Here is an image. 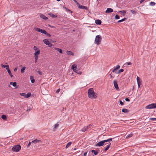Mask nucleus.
<instances>
[{"instance_id":"13","label":"nucleus","mask_w":156,"mask_h":156,"mask_svg":"<svg viewBox=\"0 0 156 156\" xmlns=\"http://www.w3.org/2000/svg\"><path fill=\"white\" fill-rule=\"evenodd\" d=\"M113 12V10L111 8H108L107 9L106 11H105V13H109L112 12Z\"/></svg>"},{"instance_id":"16","label":"nucleus","mask_w":156,"mask_h":156,"mask_svg":"<svg viewBox=\"0 0 156 156\" xmlns=\"http://www.w3.org/2000/svg\"><path fill=\"white\" fill-rule=\"evenodd\" d=\"M95 23L98 25H100L101 23V21L99 20H97L95 21Z\"/></svg>"},{"instance_id":"22","label":"nucleus","mask_w":156,"mask_h":156,"mask_svg":"<svg viewBox=\"0 0 156 156\" xmlns=\"http://www.w3.org/2000/svg\"><path fill=\"white\" fill-rule=\"evenodd\" d=\"M66 53L68 55H73V53L72 51H67Z\"/></svg>"},{"instance_id":"38","label":"nucleus","mask_w":156,"mask_h":156,"mask_svg":"<svg viewBox=\"0 0 156 156\" xmlns=\"http://www.w3.org/2000/svg\"><path fill=\"white\" fill-rule=\"evenodd\" d=\"M137 83L138 86V87L139 88L140 87V85L141 84V81H138V82H137Z\"/></svg>"},{"instance_id":"56","label":"nucleus","mask_w":156,"mask_h":156,"mask_svg":"<svg viewBox=\"0 0 156 156\" xmlns=\"http://www.w3.org/2000/svg\"><path fill=\"white\" fill-rule=\"evenodd\" d=\"M34 58H38V55H34Z\"/></svg>"},{"instance_id":"8","label":"nucleus","mask_w":156,"mask_h":156,"mask_svg":"<svg viewBox=\"0 0 156 156\" xmlns=\"http://www.w3.org/2000/svg\"><path fill=\"white\" fill-rule=\"evenodd\" d=\"M20 94L21 96H23L25 98H28L30 96L31 94L30 93H27V94L24 93H20Z\"/></svg>"},{"instance_id":"44","label":"nucleus","mask_w":156,"mask_h":156,"mask_svg":"<svg viewBox=\"0 0 156 156\" xmlns=\"http://www.w3.org/2000/svg\"><path fill=\"white\" fill-rule=\"evenodd\" d=\"M115 18L116 19H119L120 17L119 15H116L115 16Z\"/></svg>"},{"instance_id":"4","label":"nucleus","mask_w":156,"mask_h":156,"mask_svg":"<svg viewBox=\"0 0 156 156\" xmlns=\"http://www.w3.org/2000/svg\"><path fill=\"white\" fill-rule=\"evenodd\" d=\"M72 69L74 72L78 74H81L82 73V72L81 71H79L78 70H77L76 65V64H73L72 66Z\"/></svg>"},{"instance_id":"33","label":"nucleus","mask_w":156,"mask_h":156,"mask_svg":"<svg viewBox=\"0 0 156 156\" xmlns=\"http://www.w3.org/2000/svg\"><path fill=\"white\" fill-rule=\"evenodd\" d=\"M63 8L65 9H66V10L68 11V12H70L71 13H72V12L71 11L70 9H69L65 7H64L63 6Z\"/></svg>"},{"instance_id":"57","label":"nucleus","mask_w":156,"mask_h":156,"mask_svg":"<svg viewBox=\"0 0 156 156\" xmlns=\"http://www.w3.org/2000/svg\"><path fill=\"white\" fill-rule=\"evenodd\" d=\"M17 69H18L17 67H15V69H14V71H15V72L17 70Z\"/></svg>"},{"instance_id":"23","label":"nucleus","mask_w":156,"mask_h":156,"mask_svg":"<svg viewBox=\"0 0 156 156\" xmlns=\"http://www.w3.org/2000/svg\"><path fill=\"white\" fill-rule=\"evenodd\" d=\"M71 144H72V143L71 142H69V143H68L66 146V148H68L71 145Z\"/></svg>"},{"instance_id":"27","label":"nucleus","mask_w":156,"mask_h":156,"mask_svg":"<svg viewBox=\"0 0 156 156\" xmlns=\"http://www.w3.org/2000/svg\"><path fill=\"white\" fill-rule=\"evenodd\" d=\"M49 15L52 18H55L57 17V16L55 15L52 13L49 14Z\"/></svg>"},{"instance_id":"49","label":"nucleus","mask_w":156,"mask_h":156,"mask_svg":"<svg viewBox=\"0 0 156 156\" xmlns=\"http://www.w3.org/2000/svg\"><path fill=\"white\" fill-rule=\"evenodd\" d=\"M60 89H58L56 91V93H58L59 91H60Z\"/></svg>"},{"instance_id":"31","label":"nucleus","mask_w":156,"mask_h":156,"mask_svg":"<svg viewBox=\"0 0 156 156\" xmlns=\"http://www.w3.org/2000/svg\"><path fill=\"white\" fill-rule=\"evenodd\" d=\"M126 18H124L123 19H122L121 20H119L118 21V23H120V22H122L125 20H126Z\"/></svg>"},{"instance_id":"62","label":"nucleus","mask_w":156,"mask_h":156,"mask_svg":"<svg viewBox=\"0 0 156 156\" xmlns=\"http://www.w3.org/2000/svg\"><path fill=\"white\" fill-rule=\"evenodd\" d=\"M31 110L30 108V109H28L27 110L28 111H30Z\"/></svg>"},{"instance_id":"55","label":"nucleus","mask_w":156,"mask_h":156,"mask_svg":"<svg viewBox=\"0 0 156 156\" xmlns=\"http://www.w3.org/2000/svg\"><path fill=\"white\" fill-rule=\"evenodd\" d=\"M87 152H85L83 154V156H86L87 154Z\"/></svg>"},{"instance_id":"2","label":"nucleus","mask_w":156,"mask_h":156,"mask_svg":"<svg viewBox=\"0 0 156 156\" xmlns=\"http://www.w3.org/2000/svg\"><path fill=\"white\" fill-rule=\"evenodd\" d=\"M101 40V35H98L96 36L95 40L94 43L96 44L99 45Z\"/></svg>"},{"instance_id":"6","label":"nucleus","mask_w":156,"mask_h":156,"mask_svg":"<svg viewBox=\"0 0 156 156\" xmlns=\"http://www.w3.org/2000/svg\"><path fill=\"white\" fill-rule=\"evenodd\" d=\"M105 142V140L101 141L95 144V146L96 147H101L102 146Z\"/></svg>"},{"instance_id":"35","label":"nucleus","mask_w":156,"mask_h":156,"mask_svg":"<svg viewBox=\"0 0 156 156\" xmlns=\"http://www.w3.org/2000/svg\"><path fill=\"white\" fill-rule=\"evenodd\" d=\"M123 71H124V70L123 69H120L117 73H116V74H119L121 72H123Z\"/></svg>"},{"instance_id":"60","label":"nucleus","mask_w":156,"mask_h":156,"mask_svg":"<svg viewBox=\"0 0 156 156\" xmlns=\"http://www.w3.org/2000/svg\"><path fill=\"white\" fill-rule=\"evenodd\" d=\"M37 59H37V58H35V63H36L37 62Z\"/></svg>"},{"instance_id":"53","label":"nucleus","mask_w":156,"mask_h":156,"mask_svg":"<svg viewBox=\"0 0 156 156\" xmlns=\"http://www.w3.org/2000/svg\"><path fill=\"white\" fill-rule=\"evenodd\" d=\"M73 1L76 3V4H77V5H79V3L77 2V1L76 0H73Z\"/></svg>"},{"instance_id":"18","label":"nucleus","mask_w":156,"mask_h":156,"mask_svg":"<svg viewBox=\"0 0 156 156\" xmlns=\"http://www.w3.org/2000/svg\"><path fill=\"white\" fill-rule=\"evenodd\" d=\"M55 50L59 51L60 53H62V50L61 49L57 48H55Z\"/></svg>"},{"instance_id":"30","label":"nucleus","mask_w":156,"mask_h":156,"mask_svg":"<svg viewBox=\"0 0 156 156\" xmlns=\"http://www.w3.org/2000/svg\"><path fill=\"white\" fill-rule=\"evenodd\" d=\"M110 145H111V143H110V144H109L107 146V147H106V148L105 149V151H107V150H108V149L110 147Z\"/></svg>"},{"instance_id":"41","label":"nucleus","mask_w":156,"mask_h":156,"mask_svg":"<svg viewBox=\"0 0 156 156\" xmlns=\"http://www.w3.org/2000/svg\"><path fill=\"white\" fill-rule=\"evenodd\" d=\"M131 63L130 62H126L124 64V65H131Z\"/></svg>"},{"instance_id":"63","label":"nucleus","mask_w":156,"mask_h":156,"mask_svg":"<svg viewBox=\"0 0 156 156\" xmlns=\"http://www.w3.org/2000/svg\"><path fill=\"white\" fill-rule=\"evenodd\" d=\"M58 1H59L60 0H56Z\"/></svg>"},{"instance_id":"10","label":"nucleus","mask_w":156,"mask_h":156,"mask_svg":"<svg viewBox=\"0 0 156 156\" xmlns=\"http://www.w3.org/2000/svg\"><path fill=\"white\" fill-rule=\"evenodd\" d=\"M43 41L44 44H45L47 45H48L49 46H51L52 45L50 43L49 41L46 39H45Z\"/></svg>"},{"instance_id":"34","label":"nucleus","mask_w":156,"mask_h":156,"mask_svg":"<svg viewBox=\"0 0 156 156\" xmlns=\"http://www.w3.org/2000/svg\"><path fill=\"white\" fill-rule=\"evenodd\" d=\"M156 3L154 2H151L150 3V5L151 6H153L155 5Z\"/></svg>"},{"instance_id":"32","label":"nucleus","mask_w":156,"mask_h":156,"mask_svg":"<svg viewBox=\"0 0 156 156\" xmlns=\"http://www.w3.org/2000/svg\"><path fill=\"white\" fill-rule=\"evenodd\" d=\"M40 50H38V51H37V52H36L34 53V55H39L40 54Z\"/></svg>"},{"instance_id":"26","label":"nucleus","mask_w":156,"mask_h":156,"mask_svg":"<svg viewBox=\"0 0 156 156\" xmlns=\"http://www.w3.org/2000/svg\"><path fill=\"white\" fill-rule=\"evenodd\" d=\"M126 12V11L125 10H122V11H119V12L122 13V15L123 16H124L125 15Z\"/></svg>"},{"instance_id":"52","label":"nucleus","mask_w":156,"mask_h":156,"mask_svg":"<svg viewBox=\"0 0 156 156\" xmlns=\"http://www.w3.org/2000/svg\"><path fill=\"white\" fill-rule=\"evenodd\" d=\"M125 100L127 101H130L129 99L128 98H126Z\"/></svg>"},{"instance_id":"45","label":"nucleus","mask_w":156,"mask_h":156,"mask_svg":"<svg viewBox=\"0 0 156 156\" xmlns=\"http://www.w3.org/2000/svg\"><path fill=\"white\" fill-rule=\"evenodd\" d=\"M6 69L7 70L8 72H9V71H10V70L9 69V65L7 66V67H6Z\"/></svg>"},{"instance_id":"48","label":"nucleus","mask_w":156,"mask_h":156,"mask_svg":"<svg viewBox=\"0 0 156 156\" xmlns=\"http://www.w3.org/2000/svg\"><path fill=\"white\" fill-rule=\"evenodd\" d=\"M120 103L122 105H124V103L121 100L120 101Z\"/></svg>"},{"instance_id":"46","label":"nucleus","mask_w":156,"mask_h":156,"mask_svg":"<svg viewBox=\"0 0 156 156\" xmlns=\"http://www.w3.org/2000/svg\"><path fill=\"white\" fill-rule=\"evenodd\" d=\"M45 34L46 35L48 36V37H50L51 36V35L50 34L48 33L46 31V33H45V34Z\"/></svg>"},{"instance_id":"1","label":"nucleus","mask_w":156,"mask_h":156,"mask_svg":"<svg viewBox=\"0 0 156 156\" xmlns=\"http://www.w3.org/2000/svg\"><path fill=\"white\" fill-rule=\"evenodd\" d=\"M88 97L91 99L96 98L97 97V96L95 93L93 88H90L88 90Z\"/></svg>"},{"instance_id":"47","label":"nucleus","mask_w":156,"mask_h":156,"mask_svg":"<svg viewBox=\"0 0 156 156\" xmlns=\"http://www.w3.org/2000/svg\"><path fill=\"white\" fill-rule=\"evenodd\" d=\"M120 67V66L119 65H117L116 66V67H114V68H115L117 69H119Z\"/></svg>"},{"instance_id":"39","label":"nucleus","mask_w":156,"mask_h":156,"mask_svg":"<svg viewBox=\"0 0 156 156\" xmlns=\"http://www.w3.org/2000/svg\"><path fill=\"white\" fill-rule=\"evenodd\" d=\"M149 120H152L153 121H156V118H150L149 119Z\"/></svg>"},{"instance_id":"40","label":"nucleus","mask_w":156,"mask_h":156,"mask_svg":"<svg viewBox=\"0 0 156 156\" xmlns=\"http://www.w3.org/2000/svg\"><path fill=\"white\" fill-rule=\"evenodd\" d=\"M54 129H55L58 126V123H57L55 125H54Z\"/></svg>"},{"instance_id":"21","label":"nucleus","mask_w":156,"mask_h":156,"mask_svg":"<svg viewBox=\"0 0 156 156\" xmlns=\"http://www.w3.org/2000/svg\"><path fill=\"white\" fill-rule=\"evenodd\" d=\"M133 133H130L127 135L126 137V138H129L132 137L133 136Z\"/></svg>"},{"instance_id":"12","label":"nucleus","mask_w":156,"mask_h":156,"mask_svg":"<svg viewBox=\"0 0 156 156\" xmlns=\"http://www.w3.org/2000/svg\"><path fill=\"white\" fill-rule=\"evenodd\" d=\"M32 143H34V144H37V143H38V144H41L42 143V141L41 140H37V139H35L33 140L32 142Z\"/></svg>"},{"instance_id":"11","label":"nucleus","mask_w":156,"mask_h":156,"mask_svg":"<svg viewBox=\"0 0 156 156\" xmlns=\"http://www.w3.org/2000/svg\"><path fill=\"white\" fill-rule=\"evenodd\" d=\"M113 83L114 85L115 89L116 90H118L119 89V87L118 86L117 80H114L113 81Z\"/></svg>"},{"instance_id":"59","label":"nucleus","mask_w":156,"mask_h":156,"mask_svg":"<svg viewBox=\"0 0 156 156\" xmlns=\"http://www.w3.org/2000/svg\"><path fill=\"white\" fill-rule=\"evenodd\" d=\"M109 76H110L111 78H114V77L111 75V74H110Z\"/></svg>"},{"instance_id":"24","label":"nucleus","mask_w":156,"mask_h":156,"mask_svg":"<svg viewBox=\"0 0 156 156\" xmlns=\"http://www.w3.org/2000/svg\"><path fill=\"white\" fill-rule=\"evenodd\" d=\"M91 152L93 153H94V154L95 155H97L98 153V152L96 151H95L94 150H92L91 151Z\"/></svg>"},{"instance_id":"51","label":"nucleus","mask_w":156,"mask_h":156,"mask_svg":"<svg viewBox=\"0 0 156 156\" xmlns=\"http://www.w3.org/2000/svg\"><path fill=\"white\" fill-rule=\"evenodd\" d=\"M136 80L137 82H138V81H140V79L139 77L138 76H137V77Z\"/></svg>"},{"instance_id":"28","label":"nucleus","mask_w":156,"mask_h":156,"mask_svg":"<svg viewBox=\"0 0 156 156\" xmlns=\"http://www.w3.org/2000/svg\"><path fill=\"white\" fill-rule=\"evenodd\" d=\"M34 51L36 52H37V51L38 50H40L39 49V48L37 47L36 46H35L34 47Z\"/></svg>"},{"instance_id":"54","label":"nucleus","mask_w":156,"mask_h":156,"mask_svg":"<svg viewBox=\"0 0 156 156\" xmlns=\"http://www.w3.org/2000/svg\"><path fill=\"white\" fill-rule=\"evenodd\" d=\"M30 144H31V142H30L29 143H28V145H27V147H29L30 146Z\"/></svg>"},{"instance_id":"5","label":"nucleus","mask_w":156,"mask_h":156,"mask_svg":"<svg viewBox=\"0 0 156 156\" xmlns=\"http://www.w3.org/2000/svg\"><path fill=\"white\" fill-rule=\"evenodd\" d=\"M145 108L146 109H153L156 108V103H152L147 105Z\"/></svg>"},{"instance_id":"19","label":"nucleus","mask_w":156,"mask_h":156,"mask_svg":"<svg viewBox=\"0 0 156 156\" xmlns=\"http://www.w3.org/2000/svg\"><path fill=\"white\" fill-rule=\"evenodd\" d=\"M122 112H123L127 113L129 112L128 110L126 108H123L122 109Z\"/></svg>"},{"instance_id":"20","label":"nucleus","mask_w":156,"mask_h":156,"mask_svg":"<svg viewBox=\"0 0 156 156\" xmlns=\"http://www.w3.org/2000/svg\"><path fill=\"white\" fill-rule=\"evenodd\" d=\"M16 82H10V84L12 85L13 87H16Z\"/></svg>"},{"instance_id":"17","label":"nucleus","mask_w":156,"mask_h":156,"mask_svg":"<svg viewBox=\"0 0 156 156\" xmlns=\"http://www.w3.org/2000/svg\"><path fill=\"white\" fill-rule=\"evenodd\" d=\"M30 79L32 83H34L35 80L34 79V77L33 76H30Z\"/></svg>"},{"instance_id":"36","label":"nucleus","mask_w":156,"mask_h":156,"mask_svg":"<svg viewBox=\"0 0 156 156\" xmlns=\"http://www.w3.org/2000/svg\"><path fill=\"white\" fill-rule=\"evenodd\" d=\"M130 12H132V13L133 14H135L136 13V12L133 10H130Z\"/></svg>"},{"instance_id":"50","label":"nucleus","mask_w":156,"mask_h":156,"mask_svg":"<svg viewBox=\"0 0 156 156\" xmlns=\"http://www.w3.org/2000/svg\"><path fill=\"white\" fill-rule=\"evenodd\" d=\"M116 70L117 69L115 68H114V69L112 70V72H115Z\"/></svg>"},{"instance_id":"61","label":"nucleus","mask_w":156,"mask_h":156,"mask_svg":"<svg viewBox=\"0 0 156 156\" xmlns=\"http://www.w3.org/2000/svg\"><path fill=\"white\" fill-rule=\"evenodd\" d=\"M144 0H141V1H140V3H141L142 2H143Z\"/></svg>"},{"instance_id":"25","label":"nucleus","mask_w":156,"mask_h":156,"mask_svg":"<svg viewBox=\"0 0 156 156\" xmlns=\"http://www.w3.org/2000/svg\"><path fill=\"white\" fill-rule=\"evenodd\" d=\"M26 68L25 67V66L23 67L22 68V69H21V73H23L24 72V70H25Z\"/></svg>"},{"instance_id":"7","label":"nucleus","mask_w":156,"mask_h":156,"mask_svg":"<svg viewBox=\"0 0 156 156\" xmlns=\"http://www.w3.org/2000/svg\"><path fill=\"white\" fill-rule=\"evenodd\" d=\"M35 30L36 31L40 32L42 34H44L46 33V31L45 30L42 29L41 28H36L35 29Z\"/></svg>"},{"instance_id":"3","label":"nucleus","mask_w":156,"mask_h":156,"mask_svg":"<svg viewBox=\"0 0 156 156\" xmlns=\"http://www.w3.org/2000/svg\"><path fill=\"white\" fill-rule=\"evenodd\" d=\"M21 148V146L20 145H17L12 148V150L14 152H17L20 150Z\"/></svg>"},{"instance_id":"9","label":"nucleus","mask_w":156,"mask_h":156,"mask_svg":"<svg viewBox=\"0 0 156 156\" xmlns=\"http://www.w3.org/2000/svg\"><path fill=\"white\" fill-rule=\"evenodd\" d=\"M91 125L90 124L88 126H85L84 127L81 129V131L82 132H84L86 131L88 129L90 128V126H91Z\"/></svg>"},{"instance_id":"15","label":"nucleus","mask_w":156,"mask_h":156,"mask_svg":"<svg viewBox=\"0 0 156 156\" xmlns=\"http://www.w3.org/2000/svg\"><path fill=\"white\" fill-rule=\"evenodd\" d=\"M40 17L45 20H47L48 19L47 17H46L45 15L42 14H40Z\"/></svg>"},{"instance_id":"37","label":"nucleus","mask_w":156,"mask_h":156,"mask_svg":"<svg viewBox=\"0 0 156 156\" xmlns=\"http://www.w3.org/2000/svg\"><path fill=\"white\" fill-rule=\"evenodd\" d=\"M112 140V138H109L107 140H105V142H109L110 141H111Z\"/></svg>"},{"instance_id":"43","label":"nucleus","mask_w":156,"mask_h":156,"mask_svg":"<svg viewBox=\"0 0 156 156\" xmlns=\"http://www.w3.org/2000/svg\"><path fill=\"white\" fill-rule=\"evenodd\" d=\"M8 73L9 74L10 76L11 77H12L13 76V75L11 73V71H9V72H8Z\"/></svg>"},{"instance_id":"58","label":"nucleus","mask_w":156,"mask_h":156,"mask_svg":"<svg viewBox=\"0 0 156 156\" xmlns=\"http://www.w3.org/2000/svg\"><path fill=\"white\" fill-rule=\"evenodd\" d=\"M37 73H39V74L40 75H41V74H42V73H41V71H40L38 70V71H37Z\"/></svg>"},{"instance_id":"14","label":"nucleus","mask_w":156,"mask_h":156,"mask_svg":"<svg viewBox=\"0 0 156 156\" xmlns=\"http://www.w3.org/2000/svg\"><path fill=\"white\" fill-rule=\"evenodd\" d=\"M78 5V7L81 9H87V7L86 6H83L82 5H80L79 4Z\"/></svg>"},{"instance_id":"42","label":"nucleus","mask_w":156,"mask_h":156,"mask_svg":"<svg viewBox=\"0 0 156 156\" xmlns=\"http://www.w3.org/2000/svg\"><path fill=\"white\" fill-rule=\"evenodd\" d=\"M1 66L2 68H5L7 67V66H8V65H4L3 64H1Z\"/></svg>"},{"instance_id":"29","label":"nucleus","mask_w":156,"mask_h":156,"mask_svg":"<svg viewBox=\"0 0 156 156\" xmlns=\"http://www.w3.org/2000/svg\"><path fill=\"white\" fill-rule=\"evenodd\" d=\"M1 118L4 120H5L6 119V116L5 115H2Z\"/></svg>"}]
</instances>
